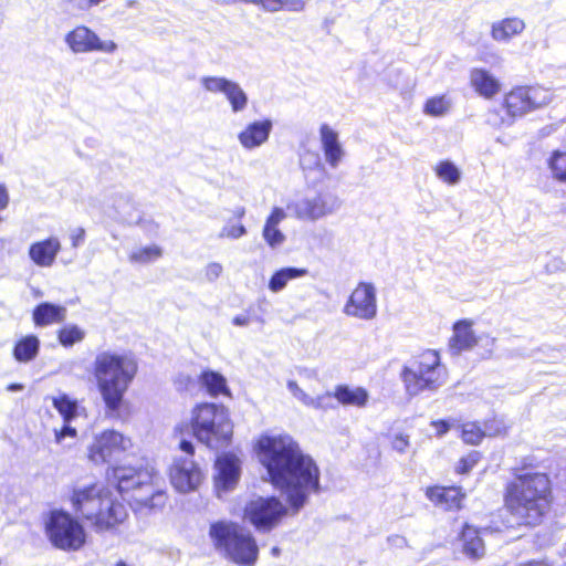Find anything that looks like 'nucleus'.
Returning a JSON list of instances; mask_svg holds the SVG:
<instances>
[{
    "label": "nucleus",
    "mask_w": 566,
    "mask_h": 566,
    "mask_svg": "<svg viewBox=\"0 0 566 566\" xmlns=\"http://www.w3.org/2000/svg\"><path fill=\"white\" fill-rule=\"evenodd\" d=\"M66 307L62 305L43 302L35 306L32 318L36 326L44 327L62 323L66 318Z\"/></svg>",
    "instance_id": "27"
},
{
    "label": "nucleus",
    "mask_w": 566,
    "mask_h": 566,
    "mask_svg": "<svg viewBox=\"0 0 566 566\" xmlns=\"http://www.w3.org/2000/svg\"><path fill=\"white\" fill-rule=\"evenodd\" d=\"M104 213L120 223H134L139 219L138 211L128 195L116 192L105 199Z\"/></svg>",
    "instance_id": "19"
},
{
    "label": "nucleus",
    "mask_w": 566,
    "mask_h": 566,
    "mask_svg": "<svg viewBox=\"0 0 566 566\" xmlns=\"http://www.w3.org/2000/svg\"><path fill=\"white\" fill-rule=\"evenodd\" d=\"M233 216L238 219H242L245 216V208L244 207H235L233 210Z\"/></svg>",
    "instance_id": "55"
},
{
    "label": "nucleus",
    "mask_w": 566,
    "mask_h": 566,
    "mask_svg": "<svg viewBox=\"0 0 566 566\" xmlns=\"http://www.w3.org/2000/svg\"><path fill=\"white\" fill-rule=\"evenodd\" d=\"M217 474L214 476V488L219 497L222 493L232 490L240 478V461L230 453H224L216 460Z\"/></svg>",
    "instance_id": "18"
},
{
    "label": "nucleus",
    "mask_w": 566,
    "mask_h": 566,
    "mask_svg": "<svg viewBox=\"0 0 566 566\" xmlns=\"http://www.w3.org/2000/svg\"><path fill=\"white\" fill-rule=\"evenodd\" d=\"M463 553L472 559H479L484 556L485 547L479 531L475 527L465 525L461 534Z\"/></svg>",
    "instance_id": "30"
},
{
    "label": "nucleus",
    "mask_w": 566,
    "mask_h": 566,
    "mask_svg": "<svg viewBox=\"0 0 566 566\" xmlns=\"http://www.w3.org/2000/svg\"><path fill=\"white\" fill-rule=\"evenodd\" d=\"M64 43L73 54L102 52L113 54L118 45L113 40H102L91 28L78 24L64 35Z\"/></svg>",
    "instance_id": "16"
},
{
    "label": "nucleus",
    "mask_w": 566,
    "mask_h": 566,
    "mask_svg": "<svg viewBox=\"0 0 566 566\" xmlns=\"http://www.w3.org/2000/svg\"><path fill=\"white\" fill-rule=\"evenodd\" d=\"M287 388L290 392L293 395V397L296 398L306 407H311L314 409H326L331 407L327 403V400L331 399L329 392H326L317 397H312L307 395L294 380L287 381Z\"/></svg>",
    "instance_id": "33"
},
{
    "label": "nucleus",
    "mask_w": 566,
    "mask_h": 566,
    "mask_svg": "<svg viewBox=\"0 0 566 566\" xmlns=\"http://www.w3.org/2000/svg\"><path fill=\"white\" fill-rule=\"evenodd\" d=\"M108 479L120 494L137 490L143 492L144 494L134 496L143 506L154 509L165 504V493L154 490V483L158 479L154 468L136 470L132 467H115L108 473Z\"/></svg>",
    "instance_id": "8"
},
{
    "label": "nucleus",
    "mask_w": 566,
    "mask_h": 566,
    "mask_svg": "<svg viewBox=\"0 0 566 566\" xmlns=\"http://www.w3.org/2000/svg\"><path fill=\"white\" fill-rule=\"evenodd\" d=\"M427 497L437 506L443 510H458L464 499L460 488L457 486H432L426 491Z\"/></svg>",
    "instance_id": "24"
},
{
    "label": "nucleus",
    "mask_w": 566,
    "mask_h": 566,
    "mask_svg": "<svg viewBox=\"0 0 566 566\" xmlns=\"http://www.w3.org/2000/svg\"><path fill=\"white\" fill-rule=\"evenodd\" d=\"M525 29V22L516 17L505 18L492 23L491 36L494 41L506 43L521 34Z\"/></svg>",
    "instance_id": "28"
},
{
    "label": "nucleus",
    "mask_w": 566,
    "mask_h": 566,
    "mask_svg": "<svg viewBox=\"0 0 566 566\" xmlns=\"http://www.w3.org/2000/svg\"><path fill=\"white\" fill-rule=\"evenodd\" d=\"M84 337L85 332L75 324H67L57 333V339L64 347H71L74 344L82 342Z\"/></svg>",
    "instance_id": "41"
},
{
    "label": "nucleus",
    "mask_w": 566,
    "mask_h": 566,
    "mask_svg": "<svg viewBox=\"0 0 566 566\" xmlns=\"http://www.w3.org/2000/svg\"><path fill=\"white\" fill-rule=\"evenodd\" d=\"M251 3L259 4L270 12H276L280 10L301 12L306 6L305 0H251Z\"/></svg>",
    "instance_id": "36"
},
{
    "label": "nucleus",
    "mask_w": 566,
    "mask_h": 566,
    "mask_svg": "<svg viewBox=\"0 0 566 566\" xmlns=\"http://www.w3.org/2000/svg\"><path fill=\"white\" fill-rule=\"evenodd\" d=\"M3 161V158H2V155L0 154V164H2Z\"/></svg>",
    "instance_id": "59"
},
{
    "label": "nucleus",
    "mask_w": 566,
    "mask_h": 566,
    "mask_svg": "<svg viewBox=\"0 0 566 566\" xmlns=\"http://www.w3.org/2000/svg\"><path fill=\"white\" fill-rule=\"evenodd\" d=\"M52 403L66 423L78 416L77 401L65 394L54 397Z\"/></svg>",
    "instance_id": "37"
},
{
    "label": "nucleus",
    "mask_w": 566,
    "mask_h": 566,
    "mask_svg": "<svg viewBox=\"0 0 566 566\" xmlns=\"http://www.w3.org/2000/svg\"><path fill=\"white\" fill-rule=\"evenodd\" d=\"M61 251V242L56 237L36 241L29 248V258L31 261L41 268H50L55 262V259Z\"/></svg>",
    "instance_id": "22"
},
{
    "label": "nucleus",
    "mask_w": 566,
    "mask_h": 566,
    "mask_svg": "<svg viewBox=\"0 0 566 566\" xmlns=\"http://www.w3.org/2000/svg\"><path fill=\"white\" fill-rule=\"evenodd\" d=\"M132 446L129 437L114 429H106L94 436L87 448V458L95 464L106 463L128 451Z\"/></svg>",
    "instance_id": "14"
},
{
    "label": "nucleus",
    "mask_w": 566,
    "mask_h": 566,
    "mask_svg": "<svg viewBox=\"0 0 566 566\" xmlns=\"http://www.w3.org/2000/svg\"><path fill=\"white\" fill-rule=\"evenodd\" d=\"M401 378L407 392L417 396L424 390L436 391L442 387L448 380V370L441 364L439 353L427 349L403 367Z\"/></svg>",
    "instance_id": "6"
},
{
    "label": "nucleus",
    "mask_w": 566,
    "mask_h": 566,
    "mask_svg": "<svg viewBox=\"0 0 566 566\" xmlns=\"http://www.w3.org/2000/svg\"><path fill=\"white\" fill-rule=\"evenodd\" d=\"M199 84L205 92L223 96L233 114L243 113L248 108L249 96L240 83L221 75H203Z\"/></svg>",
    "instance_id": "15"
},
{
    "label": "nucleus",
    "mask_w": 566,
    "mask_h": 566,
    "mask_svg": "<svg viewBox=\"0 0 566 566\" xmlns=\"http://www.w3.org/2000/svg\"><path fill=\"white\" fill-rule=\"evenodd\" d=\"M339 207L340 200L329 191L306 193L286 206L296 219L312 222L335 213Z\"/></svg>",
    "instance_id": "11"
},
{
    "label": "nucleus",
    "mask_w": 566,
    "mask_h": 566,
    "mask_svg": "<svg viewBox=\"0 0 566 566\" xmlns=\"http://www.w3.org/2000/svg\"><path fill=\"white\" fill-rule=\"evenodd\" d=\"M470 82L475 92L485 98H492L501 90L500 81L485 69H473Z\"/></svg>",
    "instance_id": "26"
},
{
    "label": "nucleus",
    "mask_w": 566,
    "mask_h": 566,
    "mask_svg": "<svg viewBox=\"0 0 566 566\" xmlns=\"http://www.w3.org/2000/svg\"><path fill=\"white\" fill-rule=\"evenodd\" d=\"M216 547L224 552L235 564L252 566L259 556V547L249 531L237 524L218 522L210 526L209 532Z\"/></svg>",
    "instance_id": "7"
},
{
    "label": "nucleus",
    "mask_w": 566,
    "mask_h": 566,
    "mask_svg": "<svg viewBox=\"0 0 566 566\" xmlns=\"http://www.w3.org/2000/svg\"><path fill=\"white\" fill-rule=\"evenodd\" d=\"M223 268L218 262H211L206 266L205 276L209 282H214L222 274Z\"/></svg>",
    "instance_id": "49"
},
{
    "label": "nucleus",
    "mask_w": 566,
    "mask_h": 566,
    "mask_svg": "<svg viewBox=\"0 0 566 566\" xmlns=\"http://www.w3.org/2000/svg\"><path fill=\"white\" fill-rule=\"evenodd\" d=\"M247 233V229L243 224H226L221 232V238L239 239Z\"/></svg>",
    "instance_id": "45"
},
{
    "label": "nucleus",
    "mask_w": 566,
    "mask_h": 566,
    "mask_svg": "<svg viewBox=\"0 0 566 566\" xmlns=\"http://www.w3.org/2000/svg\"><path fill=\"white\" fill-rule=\"evenodd\" d=\"M452 102L446 95L433 96L429 98L424 106V114L433 117H439L446 115L451 108Z\"/></svg>",
    "instance_id": "40"
},
{
    "label": "nucleus",
    "mask_w": 566,
    "mask_h": 566,
    "mask_svg": "<svg viewBox=\"0 0 566 566\" xmlns=\"http://www.w3.org/2000/svg\"><path fill=\"white\" fill-rule=\"evenodd\" d=\"M192 382V378L188 375H180L177 379V385L181 389H189Z\"/></svg>",
    "instance_id": "53"
},
{
    "label": "nucleus",
    "mask_w": 566,
    "mask_h": 566,
    "mask_svg": "<svg viewBox=\"0 0 566 566\" xmlns=\"http://www.w3.org/2000/svg\"><path fill=\"white\" fill-rule=\"evenodd\" d=\"M480 453L478 451H472L468 455L460 459L457 465V472L460 474H465L470 472V470L480 461Z\"/></svg>",
    "instance_id": "44"
},
{
    "label": "nucleus",
    "mask_w": 566,
    "mask_h": 566,
    "mask_svg": "<svg viewBox=\"0 0 566 566\" xmlns=\"http://www.w3.org/2000/svg\"><path fill=\"white\" fill-rule=\"evenodd\" d=\"M376 287L371 283L360 282L350 293L343 313L349 317L371 321L377 316Z\"/></svg>",
    "instance_id": "17"
},
{
    "label": "nucleus",
    "mask_w": 566,
    "mask_h": 566,
    "mask_svg": "<svg viewBox=\"0 0 566 566\" xmlns=\"http://www.w3.org/2000/svg\"><path fill=\"white\" fill-rule=\"evenodd\" d=\"M199 381L202 387H205L210 396L218 395H230V390L227 386L226 378L213 370H205L199 376Z\"/></svg>",
    "instance_id": "34"
},
{
    "label": "nucleus",
    "mask_w": 566,
    "mask_h": 566,
    "mask_svg": "<svg viewBox=\"0 0 566 566\" xmlns=\"http://www.w3.org/2000/svg\"><path fill=\"white\" fill-rule=\"evenodd\" d=\"M485 432V437H496L502 433H505L506 428L502 420L493 419L484 423V428L482 429Z\"/></svg>",
    "instance_id": "47"
},
{
    "label": "nucleus",
    "mask_w": 566,
    "mask_h": 566,
    "mask_svg": "<svg viewBox=\"0 0 566 566\" xmlns=\"http://www.w3.org/2000/svg\"><path fill=\"white\" fill-rule=\"evenodd\" d=\"M258 455L269 481L295 513L319 490V470L289 434H263L256 441Z\"/></svg>",
    "instance_id": "1"
},
{
    "label": "nucleus",
    "mask_w": 566,
    "mask_h": 566,
    "mask_svg": "<svg viewBox=\"0 0 566 566\" xmlns=\"http://www.w3.org/2000/svg\"><path fill=\"white\" fill-rule=\"evenodd\" d=\"M46 532L52 544L64 551H77L85 543L83 526L69 513L54 511L46 523Z\"/></svg>",
    "instance_id": "10"
},
{
    "label": "nucleus",
    "mask_w": 566,
    "mask_h": 566,
    "mask_svg": "<svg viewBox=\"0 0 566 566\" xmlns=\"http://www.w3.org/2000/svg\"><path fill=\"white\" fill-rule=\"evenodd\" d=\"M286 217L287 213L283 208L274 207L265 219L262 229V238L272 249L281 247L286 240L285 234L279 228L280 223L284 221Z\"/></svg>",
    "instance_id": "23"
},
{
    "label": "nucleus",
    "mask_w": 566,
    "mask_h": 566,
    "mask_svg": "<svg viewBox=\"0 0 566 566\" xmlns=\"http://www.w3.org/2000/svg\"><path fill=\"white\" fill-rule=\"evenodd\" d=\"M509 510L526 525L537 524L551 504V481L545 473L518 474L506 488Z\"/></svg>",
    "instance_id": "3"
},
{
    "label": "nucleus",
    "mask_w": 566,
    "mask_h": 566,
    "mask_svg": "<svg viewBox=\"0 0 566 566\" xmlns=\"http://www.w3.org/2000/svg\"><path fill=\"white\" fill-rule=\"evenodd\" d=\"M433 170L437 177L449 186H455L461 180L460 169L450 160L438 163Z\"/></svg>",
    "instance_id": "39"
},
{
    "label": "nucleus",
    "mask_w": 566,
    "mask_h": 566,
    "mask_svg": "<svg viewBox=\"0 0 566 566\" xmlns=\"http://www.w3.org/2000/svg\"><path fill=\"white\" fill-rule=\"evenodd\" d=\"M280 552H281V551H280V548H279V547H273V548L271 549V553H272V555H273L274 557H277V556L280 555Z\"/></svg>",
    "instance_id": "58"
},
{
    "label": "nucleus",
    "mask_w": 566,
    "mask_h": 566,
    "mask_svg": "<svg viewBox=\"0 0 566 566\" xmlns=\"http://www.w3.org/2000/svg\"><path fill=\"white\" fill-rule=\"evenodd\" d=\"M70 423L71 422H64V426L60 430H54L56 443H62L66 437L75 438L77 436L76 429Z\"/></svg>",
    "instance_id": "48"
},
{
    "label": "nucleus",
    "mask_w": 566,
    "mask_h": 566,
    "mask_svg": "<svg viewBox=\"0 0 566 566\" xmlns=\"http://www.w3.org/2000/svg\"><path fill=\"white\" fill-rule=\"evenodd\" d=\"M86 231L83 227H73L69 229V240L73 249L82 247L85 242Z\"/></svg>",
    "instance_id": "46"
},
{
    "label": "nucleus",
    "mask_w": 566,
    "mask_h": 566,
    "mask_svg": "<svg viewBox=\"0 0 566 566\" xmlns=\"http://www.w3.org/2000/svg\"><path fill=\"white\" fill-rule=\"evenodd\" d=\"M307 274L306 269L300 268H283L273 273L269 281V290L273 293H279L284 290L287 283L292 280L303 277Z\"/></svg>",
    "instance_id": "32"
},
{
    "label": "nucleus",
    "mask_w": 566,
    "mask_h": 566,
    "mask_svg": "<svg viewBox=\"0 0 566 566\" xmlns=\"http://www.w3.org/2000/svg\"><path fill=\"white\" fill-rule=\"evenodd\" d=\"M23 385L22 384H10L8 387H7V390L8 391H21L23 390Z\"/></svg>",
    "instance_id": "56"
},
{
    "label": "nucleus",
    "mask_w": 566,
    "mask_h": 566,
    "mask_svg": "<svg viewBox=\"0 0 566 566\" xmlns=\"http://www.w3.org/2000/svg\"><path fill=\"white\" fill-rule=\"evenodd\" d=\"M70 500L73 510L99 532L113 530L128 516L125 505L102 484L77 485Z\"/></svg>",
    "instance_id": "4"
},
{
    "label": "nucleus",
    "mask_w": 566,
    "mask_h": 566,
    "mask_svg": "<svg viewBox=\"0 0 566 566\" xmlns=\"http://www.w3.org/2000/svg\"><path fill=\"white\" fill-rule=\"evenodd\" d=\"M319 140L325 161L331 168H337L345 157V150L339 142L338 133L328 124L319 127Z\"/></svg>",
    "instance_id": "21"
},
{
    "label": "nucleus",
    "mask_w": 566,
    "mask_h": 566,
    "mask_svg": "<svg viewBox=\"0 0 566 566\" xmlns=\"http://www.w3.org/2000/svg\"><path fill=\"white\" fill-rule=\"evenodd\" d=\"M553 97L552 91L541 85L514 87L504 96L506 116L501 118L500 124L511 126L515 119L548 105Z\"/></svg>",
    "instance_id": "9"
},
{
    "label": "nucleus",
    "mask_w": 566,
    "mask_h": 566,
    "mask_svg": "<svg viewBox=\"0 0 566 566\" xmlns=\"http://www.w3.org/2000/svg\"><path fill=\"white\" fill-rule=\"evenodd\" d=\"M431 424L437 429L438 437H442L444 433L449 431L451 427V424L447 420L433 421Z\"/></svg>",
    "instance_id": "52"
},
{
    "label": "nucleus",
    "mask_w": 566,
    "mask_h": 566,
    "mask_svg": "<svg viewBox=\"0 0 566 566\" xmlns=\"http://www.w3.org/2000/svg\"><path fill=\"white\" fill-rule=\"evenodd\" d=\"M272 129L273 123L269 118L251 122L239 132L238 142L245 150L258 149L268 143Z\"/></svg>",
    "instance_id": "20"
},
{
    "label": "nucleus",
    "mask_w": 566,
    "mask_h": 566,
    "mask_svg": "<svg viewBox=\"0 0 566 566\" xmlns=\"http://www.w3.org/2000/svg\"><path fill=\"white\" fill-rule=\"evenodd\" d=\"M329 395L345 407L364 408L369 399V394L365 388L349 385H337Z\"/></svg>",
    "instance_id": "25"
},
{
    "label": "nucleus",
    "mask_w": 566,
    "mask_h": 566,
    "mask_svg": "<svg viewBox=\"0 0 566 566\" xmlns=\"http://www.w3.org/2000/svg\"><path fill=\"white\" fill-rule=\"evenodd\" d=\"M476 344V337L472 331L470 321H460L453 326V336L450 339V349L454 354L471 349Z\"/></svg>",
    "instance_id": "29"
},
{
    "label": "nucleus",
    "mask_w": 566,
    "mask_h": 566,
    "mask_svg": "<svg viewBox=\"0 0 566 566\" xmlns=\"http://www.w3.org/2000/svg\"><path fill=\"white\" fill-rule=\"evenodd\" d=\"M300 166L305 175L311 171L324 172L325 170L319 153L316 149H311L305 144L302 145L300 150Z\"/></svg>",
    "instance_id": "35"
},
{
    "label": "nucleus",
    "mask_w": 566,
    "mask_h": 566,
    "mask_svg": "<svg viewBox=\"0 0 566 566\" xmlns=\"http://www.w3.org/2000/svg\"><path fill=\"white\" fill-rule=\"evenodd\" d=\"M287 512V506L280 499L259 496L248 503L244 514L259 532L266 533L276 527Z\"/></svg>",
    "instance_id": "13"
},
{
    "label": "nucleus",
    "mask_w": 566,
    "mask_h": 566,
    "mask_svg": "<svg viewBox=\"0 0 566 566\" xmlns=\"http://www.w3.org/2000/svg\"><path fill=\"white\" fill-rule=\"evenodd\" d=\"M559 555L563 559V563L559 564L558 566H566V544L562 547Z\"/></svg>",
    "instance_id": "57"
},
{
    "label": "nucleus",
    "mask_w": 566,
    "mask_h": 566,
    "mask_svg": "<svg viewBox=\"0 0 566 566\" xmlns=\"http://www.w3.org/2000/svg\"><path fill=\"white\" fill-rule=\"evenodd\" d=\"M138 370L135 357L114 350L99 352L92 364V375L105 406V413L118 418L125 395Z\"/></svg>",
    "instance_id": "2"
},
{
    "label": "nucleus",
    "mask_w": 566,
    "mask_h": 566,
    "mask_svg": "<svg viewBox=\"0 0 566 566\" xmlns=\"http://www.w3.org/2000/svg\"><path fill=\"white\" fill-rule=\"evenodd\" d=\"M462 439L468 444H479L485 437L482 428L476 422H468L462 427Z\"/></svg>",
    "instance_id": "43"
},
{
    "label": "nucleus",
    "mask_w": 566,
    "mask_h": 566,
    "mask_svg": "<svg viewBox=\"0 0 566 566\" xmlns=\"http://www.w3.org/2000/svg\"><path fill=\"white\" fill-rule=\"evenodd\" d=\"M40 339L35 335H27L17 342L13 357L19 363H29L39 354Z\"/></svg>",
    "instance_id": "31"
},
{
    "label": "nucleus",
    "mask_w": 566,
    "mask_h": 566,
    "mask_svg": "<svg viewBox=\"0 0 566 566\" xmlns=\"http://www.w3.org/2000/svg\"><path fill=\"white\" fill-rule=\"evenodd\" d=\"M163 255V249L157 244L139 247L129 253L132 263L148 264L157 261Z\"/></svg>",
    "instance_id": "38"
},
{
    "label": "nucleus",
    "mask_w": 566,
    "mask_h": 566,
    "mask_svg": "<svg viewBox=\"0 0 566 566\" xmlns=\"http://www.w3.org/2000/svg\"><path fill=\"white\" fill-rule=\"evenodd\" d=\"M191 428L199 442L216 450L227 447L233 433L228 410L209 402L199 403L192 409Z\"/></svg>",
    "instance_id": "5"
},
{
    "label": "nucleus",
    "mask_w": 566,
    "mask_h": 566,
    "mask_svg": "<svg viewBox=\"0 0 566 566\" xmlns=\"http://www.w3.org/2000/svg\"><path fill=\"white\" fill-rule=\"evenodd\" d=\"M547 164L553 178L566 184V151H554L548 158Z\"/></svg>",
    "instance_id": "42"
},
{
    "label": "nucleus",
    "mask_w": 566,
    "mask_h": 566,
    "mask_svg": "<svg viewBox=\"0 0 566 566\" xmlns=\"http://www.w3.org/2000/svg\"><path fill=\"white\" fill-rule=\"evenodd\" d=\"M409 444V437L402 433L396 434L391 441L392 449L400 453L405 452Z\"/></svg>",
    "instance_id": "50"
},
{
    "label": "nucleus",
    "mask_w": 566,
    "mask_h": 566,
    "mask_svg": "<svg viewBox=\"0 0 566 566\" xmlns=\"http://www.w3.org/2000/svg\"><path fill=\"white\" fill-rule=\"evenodd\" d=\"M179 448L187 457L176 458L170 467L169 475L172 486L180 493L196 491L203 480V473L191 459L195 447L191 441L181 440Z\"/></svg>",
    "instance_id": "12"
},
{
    "label": "nucleus",
    "mask_w": 566,
    "mask_h": 566,
    "mask_svg": "<svg viewBox=\"0 0 566 566\" xmlns=\"http://www.w3.org/2000/svg\"><path fill=\"white\" fill-rule=\"evenodd\" d=\"M104 0H74L75 7L82 11H87L91 8L98 6Z\"/></svg>",
    "instance_id": "51"
},
{
    "label": "nucleus",
    "mask_w": 566,
    "mask_h": 566,
    "mask_svg": "<svg viewBox=\"0 0 566 566\" xmlns=\"http://www.w3.org/2000/svg\"><path fill=\"white\" fill-rule=\"evenodd\" d=\"M232 323L235 326H248L250 324V317L240 314L233 317Z\"/></svg>",
    "instance_id": "54"
}]
</instances>
